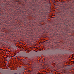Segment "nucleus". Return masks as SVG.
Here are the masks:
<instances>
[{
    "mask_svg": "<svg viewBox=\"0 0 74 74\" xmlns=\"http://www.w3.org/2000/svg\"><path fill=\"white\" fill-rule=\"evenodd\" d=\"M36 5L37 6V7L38 8L37 12L40 13V15L42 16L44 15L45 13L47 12L46 11L48 10L47 7H46L45 5L40 3H37Z\"/></svg>",
    "mask_w": 74,
    "mask_h": 74,
    "instance_id": "nucleus-1",
    "label": "nucleus"
},
{
    "mask_svg": "<svg viewBox=\"0 0 74 74\" xmlns=\"http://www.w3.org/2000/svg\"><path fill=\"white\" fill-rule=\"evenodd\" d=\"M29 4H28V5H32V3H30V2H29Z\"/></svg>",
    "mask_w": 74,
    "mask_h": 74,
    "instance_id": "nucleus-2",
    "label": "nucleus"
}]
</instances>
